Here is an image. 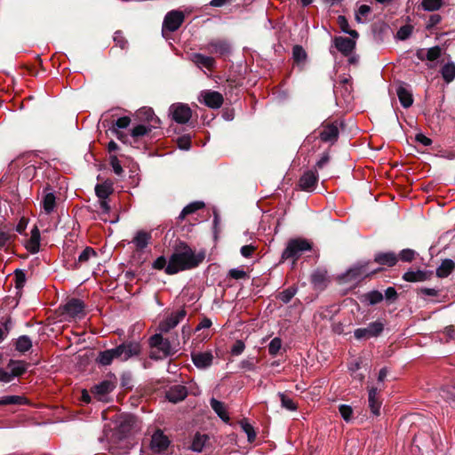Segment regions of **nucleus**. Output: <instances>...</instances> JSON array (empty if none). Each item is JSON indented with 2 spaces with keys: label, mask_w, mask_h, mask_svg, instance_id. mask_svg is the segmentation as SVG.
<instances>
[{
  "label": "nucleus",
  "mask_w": 455,
  "mask_h": 455,
  "mask_svg": "<svg viewBox=\"0 0 455 455\" xmlns=\"http://www.w3.org/2000/svg\"><path fill=\"white\" fill-rule=\"evenodd\" d=\"M32 347V340L27 335L19 337L15 342V348L20 353H25Z\"/></svg>",
  "instance_id": "f704fd0d"
},
{
  "label": "nucleus",
  "mask_w": 455,
  "mask_h": 455,
  "mask_svg": "<svg viewBox=\"0 0 455 455\" xmlns=\"http://www.w3.org/2000/svg\"><path fill=\"white\" fill-rule=\"evenodd\" d=\"M207 440L208 436L206 435L197 433L192 440L191 450L196 452H201Z\"/></svg>",
  "instance_id": "c9c22d12"
},
{
  "label": "nucleus",
  "mask_w": 455,
  "mask_h": 455,
  "mask_svg": "<svg viewBox=\"0 0 455 455\" xmlns=\"http://www.w3.org/2000/svg\"><path fill=\"white\" fill-rule=\"evenodd\" d=\"M282 348V340L280 338H274L268 344V353L272 356H275Z\"/></svg>",
  "instance_id": "de8ad7c7"
},
{
  "label": "nucleus",
  "mask_w": 455,
  "mask_h": 455,
  "mask_svg": "<svg viewBox=\"0 0 455 455\" xmlns=\"http://www.w3.org/2000/svg\"><path fill=\"white\" fill-rule=\"evenodd\" d=\"M184 19V13L180 11L173 10L169 12L164 20L163 32L165 30L170 32L176 31L182 25Z\"/></svg>",
  "instance_id": "6e6552de"
},
{
  "label": "nucleus",
  "mask_w": 455,
  "mask_h": 455,
  "mask_svg": "<svg viewBox=\"0 0 455 455\" xmlns=\"http://www.w3.org/2000/svg\"><path fill=\"white\" fill-rule=\"evenodd\" d=\"M441 396L449 403H455V387L443 388Z\"/></svg>",
  "instance_id": "864d4df0"
},
{
  "label": "nucleus",
  "mask_w": 455,
  "mask_h": 455,
  "mask_svg": "<svg viewBox=\"0 0 455 455\" xmlns=\"http://www.w3.org/2000/svg\"><path fill=\"white\" fill-rule=\"evenodd\" d=\"M112 192V183L108 181H105L101 184H97L95 187V193L99 199H107Z\"/></svg>",
  "instance_id": "473e14b6"
},
{
  "label": "nucleus",
  "mask_w": 455,
  "mask_h": 455,
  "mask_svg": "<svg viewBox=\"0 0 455 455\" xmlns=\"http://www.w3.org/2000/svg\"><path fill=\"white\" fill-rule=\"evenodd\" d=\"M412 33V27L410 25L403 26L397 31V37L400 40L407 39Z\"/></svg>",
  "instance_id": "5fc2aeb1"
},
{
  "label": "nucleus",
  "mask_w": 455,
  "mask_h": 455,
  "mask_svg": "<svg viewBox=\"0 0 455 455\" xmlns=\"http://www.w3.org/2000/svg\"><path fill=\"white\" fill-rule=\"evenodd\" d=\"M190 60L200 68H205L207 69H212L215 65V60L212 57L205 56L201 53H192L190 55Z\"/></svg>",
  "instance_id": "aec40b11"
},
{
  "label": "nucleus",
  "mask_w": 455,
  "mask_h": 455,
  "mask_svg": "<svg viewBox=\"0 0 455 455\" xmlns=\"http://www.w3.org/2000/svg\"><path fill=\"white\" fill-rule=\"evenodd\" d=\"M56 206V197L53 193L50 192L44 195L42 201V207L46 214L52 213Z\"/></svg>",
  "instance_id": "2f4dec72"
},
{
  "label": "nucleus",
  "mask_w": 455,
  "mask_h": 455,
  "mask_svg": "<svg viewBox=\"0 0 455 455\" xmlns=\"http://www.w3.org/2000/svg\"><path fill=\"white\" fill-rule=\"evenodd\" d=\"M156 127L154 124L146 125V124H139L132 129L131 135L133 138L142 137L151 132L152 128Z\"/></svg>",
  "instance_id": "58836bf2"
},
{
  "label": "nucleus",
  "mask_w": 455,
  "mask_h": 455,
  "mask_svg": "<svg viewBox=\"0 0 455 455\" xmlns=\"http://www.w3.org/2000/svg\"><path fill=\"white\" fill-rule=\"evenodd\" d=\"M240 425L243 430L247 435L248 441L250 443L253 442L256 438V433L254 431L253 427L244 419L240 422Z\"/></svg>",
  "instance_id": "49530a36"
},
{
  "label": "nucleus",
  "mask_w": 455,
  "mask_h": 455,
  "mask_svg": "<svg viewBox=\"0 0 455 455\" xmlns=\"http://www.w3.org/2000/svg\"><path fill=\"white\" fill-rule=\"evenodd\" d=\"M202 49L209 52L210 53H216L220 55H224L229 52L230 45L225 40H212L204 45Z\"/></svg>",
  "instance_id": "4468645a"
},
{
  "label": "nucleus",
  "mask_w": 455,
  "mask_h": 455,
  "mask_svg": "<svg viewBox=\"0 0 455 455\" xmlns=\"http://www.w3.org/2000/svg\"><path fill=\"white\" fill-rule=\"evenodd\" d=\"M427 273L422 270H409L403 275V279L406 282H422L427 280Z\"/></svg>",
  "instance_id": "c756f323"
},
{
  "label": "nucleus",
  "mask_w": 455,
  "mask_h": 455,
  "mask_svg": "<svg viewBox=\"0 0 455 455\" xmlns=\"http://www.w3.org/2000/svg\"><path fill=\"white\" fill-rule=\"evenodd\" d=\"M442 54V49L439 46H434L428 49H426V58L427 60L433 62L440 58Z\"/></svg>",
  "instance_id": "a18cd8bd"
},
{
  "label": "nucleus",
  "mask_w": 455,
  "mask_h": 455,
  "mask_svg": "<svg viewBox=\"0 0 455 455\" xmlns=\"http://www.w3.org/2000/svg\"><path fill=\"white\" fill-rule=\"evenodd\" d=\"M187 315L185 309H180L176 312H172L167 315L163 321L160 322L158 329L162 332H169L174 329Z\"/></svg>",
  "instance_id": "0eeeda50"
},
{
  "label": "nucleus",
  "mask_w": 455,
  "mask_h": 455,
  "mask_svg": "<svg viewBox=\"0 0 455 455\" xmlns=\"http://www.w3.org/2000/svg\"><path fill=\"white\" fill-rule=\"evenodd\" d=\"M25 398L20 395H7L0 398V405L21 404Z\"/></svg>",
  "instance_id": "79ce46f5"
},
{
  "label": "nucleus",
  "mask_w": 455,
  "mask_h": 455,
  "mask_svg": "<svg viewBox=\"0 0 455 455\" xmlns=\"http://www.w3.org/2000/svg\"><path fill=\"white\" fill-rule=\"evenodd\" d=\"M191 358L193 363L198 369H206L210 367L214 359L211 351L192 353Z\"/></svg>",
  "instance_id": "ddd939ff"
},
{
  "label": "nucleus",
  "mask_w": 455,
  "mask_h": 455,
  "mask_svg": "<svg viewBox=\"0 0 455 455\" xmlns=\"http://www.w3.org/2000/svg\"><path fill=\"white\" fill-rule=\"evenodd\" d=\"M26 282V275L21 270L15 271V283L16 288L20 289L24 286Z\"/></svg>",
  "instance_id": "bf43d9fd"
},
{
  "label": "nucleus",
  "mask_w": 455,
  "mask_h": 455,
  "mask_svg": "<svg viewBox=\"0 0 455 455\" xmlns=\"http://www.w3.org/2000/svg\"><path fill=\"white\" fill-rule=\"evenodd\" d=\"M115 387L114 382L106 379L95 385L92 387V392L95 396H97L99 401H105L106 395L112 392Z\"/></svg>",
  "instance_id": "2eb2a0df"
},
{
  "label": "nucleus",
  "mask_w": 455,
  "mask_h": 455,
  "mask_svg": "<svg viewBox=\"0 0 455 455\" xmlns=\"http://www.w3.org/2000/svg\"><path fill=\"white\" fill-rule=\"evenodd\" d=\"M150 240L151 234L149 232L140 230L135 234L132 243L138 251H143L148 245Z\"/></svg>",
  "instance_id": "412c9836"
},
{
  "label": "nucleus",
  "mask_w": 455,
  "mask_h": 455,
  "mask_svg": "<svg viewBox=\"0 0 455 455\" xmlns=\"http://www.w3.org/2000/svg\"><path fill=\"white\" fill-rule=\"evenodd\" d=\"M383 330L384 324L379 321H376L369 323L365 328H358L355 330L354 335L357 339H370L378 337Z\"/></svg>",
  "instance_id": "9d476101"
},
{
  "label": "nucleus",
  "mask_w": 455,
  "mask_h": 455,
  "mask_svg": "<svg viewBox=\"0 0 455 455\" xmlns=\"http://www.w3.org/2000/svg\"><path fill=\"white\" fill-rule=\"evenodd\" d=\"M229 276L235 279H243L246 276V272L241 268H232L228 273Z\"/></svg>",
  "instance_id": "69168bd1"
},
{
  "label": "nucleus",
  "mask_w": 455,
  "mask_h": 455,
  "mask_svg": "<svg viewBox=\"0 0 455 455\" xmlns=\"http://www.w3.org/2000/svg\"><path fill=\"white\" fill-rule=\"evenodd\" d=\"M96 251L91 248L86 247L78 256L76 264H83L87 262L91 258L96 257Z\"/></svg>",
  "instance_id": "c03bdc74"
},
{
  "label": "nucleus",
  "mask_w": 455,
  "mask_h": 455,
  "mask_svg": "<svg viewBox=\"0 0 455 455\" xmlns=\"http://www.w3.org/2000/svg\"><path fill=\"white\" fill-rule=\"evenodd\" d=\"M204 257V252L196 253L189 246L181 243L171 255L165 274L172 275L180 271L195 268L203 262Z\"/></svg>",
  "instance_id": "f257e3e1"
},
{
  "label": "nucleus",
  "mask_w": 455,
  "mask_h": 455,
  "mask_svg": "<svg viewBox=\"0 0 455 455\" xmlns=\"http://www.w3.org/2000/svg\"><path fill=\"white\" fill-rule=\"evenodd\" d=\"M441 74L446 83H451L455 79V63L447 62L441 69Z\"/></svg>",
  "instance_id": "72a5a7b5"
},
{
  "label": "nucleus",
  "mask_w": 455,
  "mask_h": 455,
  "mask_svg": "<svg viewBox=\"0 0 455 455\" xmlns=\"http://www.w3.org/2000/svg\"><path fill=\"white\" fill-rule=\"evenodd\" d=\"M256 360L255 358H247L241 362V368L246 371H253L255 369Z\"/></svg>",
  "instance_id": "0e129e2a"
},
{
  "label": "nucleus",
  "mask_w": 455,
  "mask_h": 455,
  "mask_svg": "<svg viewBox=\"0 0 455 455\" xmlns=\"http://www.w3.org/2000/svg\"><path fill=\"white\" fill-rule=\"evenodd\" d=\"M245 348V345L242 340H236L231 347V354L233 355H241Z\"/></svg>",
  "instance_id": "13d9d810"
},
{
  "label": "nucleus",
  "mask_w": 455,
  "mask_h": 455,
  "mask_svg": "<svg viewBox=\"0 0 455 455\" xmlns=\"http://www.w3.org/2000/svg\"><path fill=\"white\" fill-rule=\"evenodd\" d=\"M415 255V251L411 249H403L401 251L399 257L403 261L411 262L414 259Z\"/></svg>",
  "instance_id": "4d7b16f0"
},
{
  "label": "nucleus",
  "mask_w": 455,
  "mask_h": 455,
  "mask_svg": "<svg viewBox=\"0 0 455 455\" xmlns=\"http://www.w3.org/2000/svg\"><path fill=\"white\" fill-rule=\"evenodd\" d=\"M188 395V390L186 387L182 385H175L169 388L166 392V398L173 403H177L184 400Z\"/></svg>",
  "instance_id": "f3484780"
},
{
  "label": "nucleus",
  "mask_w": 455,
  "mask_h": 455,
  "mask_svg": "<svg viewBox=\"0 0 455 455\" xmlns=\"http://www.w3.org/2000/svg\"><path fill=\"white\" fill-rule=\"evenodd\" d=\"M149 345L156 349L151 352L150 357L153 359H163L174 355L175 350L168 339H164L161 334H155L149 339Z\"/></svg>",
  "instance_id": "7ed1b4c3"
},
{
  "label": "nucleus",
  "mask_w": 455,
  "mask_h": 455,
  "mask_svg": "<svg viewBox=\"0 0 455 455\" xmlns=\"http://www.w3.org/2000/svg\"><path fill=\"white\" fill-rule=\"evenodd\" d=\"M336 48L344 55L348 56L355 46V42L347 37L338 36L334 39Z\"/></svg>",
  "instance_id": "a211bd4d"
},
{
  "label": "nucleus",
  "mask_w": 455,
  "mask_h": 455,
  "mask_svg": "<svg viewBox=\"0 0 455 455\" xmlns=\"http://www.w3.org/2000/svg\"><path fill=\"white\" fill-rule=\"evenodd\" d=\"M297 292V289L294 287H290L282 292L279 293L278 298L283 303H288L291 299L295 296Z\"/></svg>",
  "instance_id": "09e8293b"
},
{
  "label": "nucleus",
  "mask_w": 455,
  "mask_h": 455,
  "mask_svg": "<svg viewBox=\"0 0 455 455\" xmlns=\"http://www.w3.org/2000/svg\"><path fill=\"white\" fill-rule=\"evenodd\" d=\"M168 261L164 256H159L152 264V267L156 270L166 269Z\"/></svg>",
  "instance_id": "6e6d98bb"
},
{
  "label": "nucleus",
  "mask_w": 455,
  "mask_h": 455,
  "mask_svg": "<svg viewBox=\"0 0 455 455\" xmlns=\"http://www.w3.org/2000/svg\"><path fill=\"white\" fill-rule=\"evenodd\" d=\"M339 25L344 33L348 34L353 37L358 36V33L355 30L349 29L348 22L344 16L339 17Z\"/></svg>",
  "instance_id": "8fccbe9b"
},
{
  "label": "nucleus",
  "mask_w": 455,
  "mask_h": 455,
  "mask_svg": "<svg viewBox=\"0 0 455 455\" xmlns=\"http://www.w3.org/2000/svg\"><path fill=\"white\" fill-rule=\"evenodd\" d=\"M114 359H117V355H116L115 348H111L100 352L97 362L101 365L107 366L109 365Z\"/></svg>",
  "instance_id": "7c9ffc66"
},
{
  "label": "nucleus",
  "mask_w": 455,
  "mask_h": 455,
  "mask_svg": "<svg viewBox=\"0 0 455 455\" xmlns=\"http://www.w3.org/2000/svg\"><path fill=\"white\" fill-rule=\"evenodd\" d=\"M441 16L437 13L429 16V19L426 24L427 29H431L441 21Z\"/></svg>",
  "instance_id": "338daca9"
},
{
  "label": "nucleus",
  "mask_w": 455,
  "mask_h": 455,
  "mask_svg": "<svg viewBox=\"0 0 455 455\" xmlns=\"http://www.w3.org/2000/svg\"><path fill=\"white\" fill-rule=\"evenodd\" d=\"M368 265L369 262L366 261H360L355 264L340 276V279L344 282L358 281L375 273V270L368 269Z\"/></svg>",
  "instance_id": "20e7f679"
},
{
  "label": "nucleus",
  "mask_w": 455,
  "mask_h": 455,
  "mask_svg": "<svg viewBox=\"0 0 455 455\" xmlns=\"http://www.w3.org/2000/svg\"><path fill=\"white\" fill-rule=\"evenodd\" d=\"M383 295L379 291H371L362 296V301L369 305H375L382 301Z\"/></svg>",
  "instance_id": "e433bc0d"
},
{
  "label": "nucleus",
  "mask_w": 455,
  "mask_h": 455,
  "mask_svg": "<svg viewBox=\"0 0 455 455\" xmlns=\"http://www.w3.org/2000/svg\"><path fill=\"white\" fill-rule=\"evenodd\" d=\"M15 377L13 376L11 371H9L5 369L0 368V382L9 383Z\"/></svg>",
  "instance_id": "052dcab7"
},
{
  "label": "nucleus",
  "mask_w": 455,
  "mask_h": 455,
  "mask_svg": "<svg viewBox=\"0 0 455 455\" xmlns=\"http://www.w3.org/2000/svg\"><path fill=\"white\" fill-rule=\"evenodd\" d=\"M212 409L216 412V414L225 422H228L229 416L226 411L225 404L218 401L215 398H212L210 401Z\"/></svg>",
  "instance_id": "c85d7f7f"
},
{
  "label": "nucleus",
  "mask_w": 455,
  "mask_h": 455,
  "mask_svg": "<svg viewBox=\"0 0 455 455\" xmlns=\"http://www.w3.org/2000/svg\"><path fill=\"white\" fill-rule=\"evenodd\" d=\"M110 164L116 175H121L123 173V167L116 156L110 157Z\"/></svg>",
  "instance_id": "680f3d73"
},
{
  "label": "nucleus",
  "mask_w": 455,
  "mask_h": 455,
  "mask_svg": "<svg viewBox=\"0 0 455 455\" xmlns=\"http://www.w3.org/2000/svg\"><path fill=\"white\" fill-rule=\"evenodd\" d=\"M292 56L296 62H301L306 60L307 53L301 46L295 45L292 49Z\"/></svg>",
  "instance_id": "3c124183"
},
{
  "label": "nucleus",
  "mask_w": 455,
  "mask_h": 455,
  "mask_svg": "<svg viewBox=\"0 0 455 455\" xmlns=\"http://www.w3.org/2000/svg\"><path fill=\"white\" fill-rule=\"evenodd\" d=\"M397 96L399 99L400 103L402 106L405 108H410L413 103V98L411 92L407 89L406 87L400 85L397 88Z\"/></svg>",
  "instance_id": "a878e982"
},
{
  "label": "nucleus",
  "mask_w": 455,
  "mask_h": 455,
  "mask_svg": "<svg viewBox=\"0 0 455 455\" xmlns=\"http://www.w3.org/2000/svg\"><path fill=\"white\" fill-rule=\"evenodd\" d=\"M320 139L324 142H334L339 137L338 126L334 124H330L323 127L319 132Z\"/></svg>",
  "instance_id": "6ab92c4d"
},
{
  "label": "nucleus",
  "mask_w": 455,
  "mask_h": 455,
  "mask_svg": "<svg viewBox=\"0 0 455 455\" xmlns=\"http://www.w3.org/2000/svg\"><path fill=\"white\" fill-rule=\"evenodd\" d=\"M312 248L311 243L307 239L294 238L288 241L285 249L282 253V261L291 259L292 265L305 251H310Z\"/></svg>",
  "instance_id": "f03ea898"
},
{
  "label": "nucleus",
  "mask_w": 455,
  "mask_h": 455,
  "mask_svg": "<svg viewBox=\"0 0 455 455\" xmlns=\"http://www.w3.org/2000/svg\"><path fill=\"white\" fill-rule=\"evenodd\" d=\"M198 100L211 108H219L223 104V96L218 92L205 90L200 92Z\"/></svg>",
  "instance_id": "f8f14e48"
},
{
  "label": "nucleus",
  "mask_w": 455,
  "mask_h": 455,
  "mask_svg": "<svg viewBox=\"0 0 455 455\" xmlns=\"http://www.w3.org/2000/svg\"><path fill=\"white\" fill-rule=\"evenodd\" d=\"M278 395L280 397L281 405L283 408L291 411L297 410L298 406L291 398H290L283 393H278Z\"/></svg>",
  "instance_id": "ea45409f"
},
{
  "label": "nucleus",
  "mask_w": 455,
  "mask_h": 455,
  "mask_svg": "<svg viewBox=\"0 0 455 455\" xmlns=\"http://www.w3.org/2000/svg\"><path fill=\"white\" fill-rule=\"evenodd\" d=\"M443 5V0H422L421 6L425 11L434 12Z\"/></svg>",
  "instance_id": "a19ab883"
},
{
  "label": "nucleus",
  "mask_w": 455,
  "mask_h": 455,
  "mask_svg": "<svg viewBox=\"0 0 455 455\" xmlns=\"http://www.w3.org/2000/svg\"><path fill=\"white\" fill-rule=\"evenodd\" d=\"M131 123V119L128 116L119 117L110 127L111 132L116 136V138L120 140H124V134L120 132L121 129H125L129 126Z\"/></svg>",
  "instance_id": "4be33fe9"
},
{
  "label": "nucleus",
  "mask_w": 455,
  "mask_h": 455,
  "mask_svg": "<svg viewBox=\"0 0 455 455\" xmlns=\"http://www.w3.org/2000/svg\"><path fill=\"white\" fill-rule=\"evenodd\" d=\"M398 259L395 252L387 251V252H379L377 253L374 257V261L379 265H387L388 267H393L396 264Z\"/></svg>",
  "instance_id": "5701e85b"
},
{
  "label": "nucleus",
  "mask_w": 455,
  "mask_h": 455,
  "mask_svg": "<svg viewBox=\"0 0 455 455\" xmlns=\"http://www.w3.org/2000/svg\"><path fill=\"white\" fill-rule=\"evenodd\" d=\"M204 207V202H201V201L193 202L183 208V210L181 211V212L179 216V219L182 220L185 219V217L187 215H189Z\"/></svg>",
  "instance_id": "4c0bfd02"
},
{
  "label": "nucleus",
  "mask_w": 455,
  "mask_h": 455,
  "mask_svg": "<svg viewBox=\"0 0 455 455\" xmlns=\"http://www.w3.org/2000/svg\"><path fill=\"white\" fill-rule=\"evenodd\" d=\"M177 143H178V147L180 148V149H183V150H188L190 148V146H191V141H190V138L188 137V136H182V137H180L177 140Z\"/></svg>",
  "instance_id": "e2e57ef3"
},
{
  "label": "nucleus",
  "mask_w": 455,
  "mask_h": 455,
  "mask_svg": "<svg viewBox=\"0 0 455 455\" xmlns=\"http://www.w3.org/2000/svg\"><path fill=\"white\" fill-rule=\"evenodd\" d=\"M62 313L72 319H81L84 316V304L79 299H71L62 307Z\"/></svg>",
  "instance_id": "423d86ee"
},
{
  "label": "nucleus",
  "mask_w": 455,
  "mask_h": 455,
  "mask_svg": "<svg viewBox=\"0 0 455 455\" xmlns=\"http://www.w3.org/2000/svg\"><path fill=\"white\" fill-rule=\"evenodd\" d=\"M318 180L316 171H307L299 179V187L302 190L311 191L315 188Z\"/></svg>",
  "instance_id": "dca6fc26"
},
{
  "label": "nucleus",
  "mask_w": 455,
  "mask_h": 455,
  "mask_svg": "<svg viewBox=\"0 0 455 455\" xmlns=\"http://www.w3.org/2000/svg\"><path fill=\"white\" fill-rule=\"evenodd\" d=\"M115 351L116 355H117V359L127 361L140 353V345L138 342L123 343L115 347Z\"/></svg>",
  "instance_id": "1a4fd4ad"
},
{
  "label": "nucleus",
  "mask_w": 455,
  "mask_h": 455,
  "mask_svg": "<svg viewBox=\"0 0 455 455\" xmlns=\"http://www.w3.org/2000/svg\"><path fill=\"white\" fill-rule=\"evenodd\" d=\"M115 43L120 46V48L124 49L127 46V41L124 37L121 31H116L114 35Z\"/></svg>",
  "instance_id": "774afa93"
},
{
  "label": "nucleus",
  "mask_w": 455,
  "mask_h": 455,
  "mask_svg": "<svg viewBox=\"0 0 455 455\" xmlns=\"http://www.w3.org/2000/svg\"><path fill=\"white\" fill-rule=\"evenodd\" d=\"M371 12V7L366 4L361 5L355 12V20L359 23H363L366 20L367 16Z\"/></svg>",
  "instance_id": "37998d69"
},
{
  "label": "nucleus",
  "mask_w": 455,
  "mask_h": 455,
  "mask_svg": "<svg viewBox=\"0 0 455 455\" xmlns=\"http://www.w3.org/2000/svg\"><path fill=\"white\" fill-rule=\"evenodd\" d=\"M26 248L31 253H36L40 249V232L36 227H34L31 230L30 238L26 243Z\"/></svg>",
  "instance_id": "393cba45"
},
{
  "label": "nucleus",
  "mask_w": 455,
  "mask_h": 455,
  "mask_svg": "<svg viewBox=\"0 0 455 455\" xmlns=\"http://www.w3.org/2000/svg\"><path fill=\"white\" fill-rule=\"evenodd\" d=\"M368 403L372 414L379 416L380 413L381 402L378 398V390L376 387L370 388Z\"/></svg>",
  "instance_id": "b1692460"
},
{
  "label": "nucleus",
  "mask_w": 455,
  "mask_h": 455,
  "mask_svg": "<svg viewBox=\"0 0 455 455\" xmlns=\"http://www.w3.org/2000/svg\"><path fill=\"white\" fill-rule=\"evenodd\" d=\"M170 115L172 119L179 124H186L192 116V111L187 104L176 103L170 107Z\"/></svg>",
  "instance_id": "9b49d317"
},
{
  "label": "nucleus",
  "mask_w": 455,
  "mask_h": 455,
  "mask_svg": "<svg viewBox=\"0 0 455 455\" xmlns=\"http://www.w3.org/2000/svg\"><path fill=\"white\" fill-rule=\"evenodd\" d=\"M28 363L20 360L11 359L7 363V368L12 371L14 377L22 375L28 369Z\"/></svg>",
  "instance_id": "bb28decb"
},
{
  "label": "nucleus",
  "mask_w": 455,
  "mask_h": 455,
  "mask_svg": "<svg viewBox=\"0 0 455 455\" xmlns=\"http://www.w3.org/2000/svg\"><path fill=\"white\" fill-rule=\"evenodd\" d=\"M339 413H340L342 419L345 421L348 422L351 420V417H352V413H353V410H352L351 406L347 405V404H341L339 407Z\"/></svg>",
  "instance_id": "603ef678"
},
{
  "label": "nucleus",
  "mask_w": 455,
  "mask_h": 455,
  "mask_svg": "<svg viewBox=\"0 0 455 455\" xmlns=\"http://www.w3.org/2000/svg\"><path fill=\"white\" fill-rule=\"evenodd\" d=\"M171 444L170 438L162 429H156L151 435L149 449L155 454L166 452Z\"/></svg>",
  "instance_id": "39448f33"
},
{
  "label": "nucleus",
  "mask_w": 455,
  "mask_h": 455,
  "mask_svg": "<svg viewBox=\"0 0 455 455\" xmlns=\"http://www.w3.org/2000/svg\"><path fill=\"white\" fill-rule=\"evenodd\" d=\"M455 269V262L452 259H445L436 268V275L441 278L447 277Z\"/></svg>",
  "instance_id": "cd10ccee"
}]
</instances>
